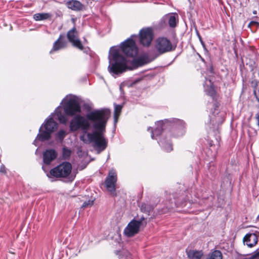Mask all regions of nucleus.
Returning a JSON list of instances; mask_svg holds the SVG:
<instances>
[{"instance_id": "ddd939ff", "label": "nucleus", "mask_w": 259, "mask_h": 259, "mask_svg": "<svg viewBox=\"0 0 259 259\" xmlns=\"http://www.w3.org/2000/svg\"><path fill=\"white\" fill-rule=\"evenodd\" d=\"M57 156V152L54 149L46 150L43 153V161L46 164H49Z\"/></svg>"}, {"instance_id": "1a4fd4ad", "label": "nucleus", "mask_w": 259, "mask_h": 259, "mask_svg": "<svg viewBox=\"0 0 259 259\" xmlns=\"http://www.w3.org/2000/svg\"><path fill=\"white\" fill-rule=\"evenodd\" d=\"M155 47L160 53H164L172 50V45L170 40L165 37L158 38L156 41Z\"/></svg>"}, {"instance_id": "cd10ccee", "label": "nucleus", "mask_w": 259, "mask_h": 259, "mask_svg": "<svg viewBox=\"0 0 259 259\" xmlns=\"http://www.w3.org/2000/svg\"><path fill=\"white\" fill-rule=\"evenodd\" d=\"M163 146L165 148V150L167 152L171 151L172 150V146L170 143L167 144V145Z\"/></svg>"}, {"instance_id": "a211bd4d", "label": "nucleus", "mask_w": 259, "mask_h": 259, "mask_svg": "<svg viewBox=\"0 0 259 259\" xmlns=\"http://www.w3.org/2000/svg\"><path fill=\"white\" fill-rule=\"evenodd\" d=\"M52 115L54 117L56 116V118L61 123H65L67 122V119L66 116L62 113L60 107L57 108L55 110V114Z\"/></svg>"}, {"instance_id": "20e7f679", "label": "nucleus", "mask_w": 259, "mask_h": 259, "mask_svg": "<svg viewBox=\"0 0 259 259\" xmlns=\"http://www.w3.org/2000/svg\"><path fill=\"white\" fill-rule=\"evenodd\" d=\"M62 102H64L63 108L66 115L73 116L81 112V107L76 97L67 96Z\"/></svg>"}, {"instance_id": "c9c22d12", "label": "nucleus", "mask_w": 259, "mask_h": 259, "mask_svg": "<svg viewBox=\"0 0 259 259\" xmlns=\"http://www.w3.org/2000/svg\"><path fill=\"white\" fill-rule=\"evenodd\" d=\"M258 94H259V89H258Z\"/></svg>"}, {"instance_id": "39448f33", "label": "nucleus", "mask_w": 259, "mask_h": 259, "mask_svg": "<svg viewBox=\"0 0 259 259\" xmlns=\"http://www.w3.org/2000/svg\"><path fill=\"white\" fill-rule=\"evenodd\" d=\"M42 126L39 128V133L37 135L34 142L37 140L44 141L49 140L51 138V134L57 128V124L52 117L46 120L44 125L45 130H42Z\"/></svg>"}, {"instance_id": "f8f14e48", "label": "nucleus", "mask_w": 259, "mask_h": 259, "mask_svg": "<svg viewBox=\"0 0 259 259\" xmlns=\"http://www.w3.org/2000/svg\"><path fill=\"white\" fill-rule=\"evenodd\" d=\"M67 37L74 46L80 50L83 49V46L77 37V32L75 28H73L68 32Z\"/></svg>"}, {"instance_id": "f704fd0d", "label": "nucleus", "mask_w": 259, "mask_h": 259, "mask_svg": "<svg viewBox=\"0 0 259 259\" xmlns=\"http://www.w3.org/2000/svg\"><path fill=\"white\" fill-rule=\"evenodd\" d=\"M161 144L163 145V143L162 142H161Z\"/></svg>"}, {"instance_id": "6ab92c4d", "label": "nucleus", "mask_w": 259, "mask_h": 259, "mask_svg": "<svg viewBox=\"0 0 259 259\" xmlns=\"http://www.w3.org/2000/svg\"><path fill=\"white\" fill-rule=\"evenodd\" d=\"M51 16V14L48 13H36L33 15V18L36 21H41L48 19Z\"/></svg>"}, {"instance_id": "2f4dec72", "label": "nucleus", "mask_w": 259, "mask_h": 259, "mask_svg": "<svg viewBox=\"0 0 259 259\" xmlns=\"http://www.w3.org/2000/svg\"><path fill=\"white\" fill-rule=\"evenodd\" d=\"M256 118L258 121V124L259 125V113H257L256 115Z\"/></svg>"}, {"instance_id": "a878e982", "label": "nucleus", "mask_w": 259, "mask_h": 259, "mask_svg": "<svg viewBox=\"0 0 259 259\" xmlns=\"http://www.w3.org/2000/svg\"><path fill=\"white\" fill-rule=\"evenodd\" d=\"M93 202H94L93 200H89L87 201H85L83 203V204L82 205V207L85 208V207H87L88 206H91L93 204Z\"/></svg>"}, {"instance_id": "2eb2a0df", "label": "nucleus", "mask_w": 259, "mask_h": 259, "mask_svg": "<svg viewBox=\"0 0 259 259\" xmlns=\"http://www.w3.org/2000/svg\"><path fill=\"white\" fill-rule=\"evenodd\" d=\"M67 44V42L64 39V36L61 35L59 38L54 42L50 53H52L53 51H58L66 47Z\"/></svg>"}, {"instance_id": "c85d7f7f", "label": "nucleus", "mask_w": 259, "mask_h": 259, "mask_svg": "<svg viewBox=\"0 0 259 259\" xmlns=\"http://www.w3.org/2000/svg\"><path fill=\"white\" fill-rule=\"evenodd\" d=\"M252 26H255L256 27H258L259 23L256 21H251L249 23L248 27L251 28Z\"/></svg>"}, {"instance_id": "5701e85b", "label": "nucleus", "mask_w": 259, "mask_h": 259, "mask_svg": "<svg viewBox=\"0 0 259 259\" xmlns=\"http://www.w3.org/2000/svg\"><path fill=\"white\" fill-rule=\"evenodd\" d=\"M122 106L119 105H115L114 107V121L116 122L117 121L118 117L119 116L121 111Z\"/></svg>"}, {"instance_id": "4be33fe9", "label": "nucleus", "mask_w": 259, "mask_h": 259, "mask_svg": "<svg viewBox=\"0 0 259 259\" xmlns=\"http://www.w3.org/2000/svg\"><path fill=\"white\" fill-rule=\"evenodd\" d=\"M162 130V121H158L157 122V127L154 130V131H152L151 138L154 139V134L156 135H159L161 131Z\"/></svg>"}, {"instance_id": "aec40b11", "label": "nucleus", "mask_w": 259, "mask_h": 259, "mask_svg": "<svg viewBox=\"0 0 259 259\" xmlns=\"http://www.w3.org/2000/svg\"><path fill=\"white\" fill-rule=\"evenodd\" d=\"M176 14L166 15L164 17L165 20H168V24L171 27H175L177 24Z\"/></svg>"}, {"instance_id": "0eeeda50", "label": "nucleus", "mask_w": 259, "mask_h": 259, "mask_svg": "<svg viewBox=\"0 0 259 259\" xmlns=\"http://www.w3.org/2000/svg\"><path fill=\"white\" fill-rule=\"evenodd\" d=\"M120 49L127 56L135 57L138 54V48L132 38H128L122 42Z\"/></svg>"}, {"instance_id": "6e6552de", "label": "nucleus", "mask_w": 259, "mask_h": 259, "mask_svg": "<svg viewBox=\"0 0 259 259\" xmlns=\"http://www.w3.org/2000/svg\"><path fill=\"white\" fill-rule=\"evenodd\" d=\"M259 237V228L254 227L243 238V241L244 244L249 247L255 245L258 241Z\"/></svg>"}, {"instance_id": "9d476101", "label": "nucleus", "mask_w": 259, "mask_h": 259, "mask_svg": "<svg viewBox=\"0 0 259 259\" xmlns=\"http://www.w3.org/2000/svg\"><path fill=\"white\" fill-rule=\"evenodd\" d=\"M152 30L150 28H143L140 32V40L141 44L145 46L150 45L153 39Z\"/></svg>"}, {"instance_id": "f03ea898", "label": "nucleus", "mask_w": 259, "mask_h": 259, "mask_svg": "<svg viewBox=\"0 0 259 259\" xmlns=\"http://www.w3.org/2000/svg\"><path fill=\"white\" fill-rule=\"evenodd\" d=\"M109 59L108 71L113 74H119L127 70H133L152 61L146 54L141 55L137 59L128 60L121 55L120 49L116 47L110 49Z\"/></svg>"}, {"instance_id": "bb28decb", "label": "nucleus", "mask_w": 259, "mask_h": 259, "mask_svg": "<svg viewBox=\"0 0 259 259\" xmlns=\"http://www.w3.org/2000/svg\"><path fill=\"white\" fill-rule=\"evenodd\" d=\"M237 259H258L257 258V256H256L255 254H254L253 255L250 257H246L245 256H239L237 258Z\"/></svg>"}, {"instance_id": "c756f323", "label": "nucleus", "mask_w": 259, "mask_h": 259, "mask_svg": "<svg viewBox=\"0 0 259 259\" xmlns=\"http://www.w3.org/2000/svg\"><path fill=\"white\" fill-rule=\"evenodd\" d=\"M0 171L1 172H3V173H5L6 172V171L5 170V167L4 166H2L1 168H0Z\"/></svg>"}, {"instance_id": "dca6fc26", "label": "nucleus", "mask_w": 259, "mask_h": 259, "mask_svg": "<svg viewBox=\"0 0 259 259\" xmlns=\"http://www.w3.org/2000/svg\"><path fill=\"white\" fill-rule=\"evenodd\" d=\"M205 91L207 94L210 96H213L214 95L215 91L213 87L212 83L210 80H206L204 84Z\"/></svg>"}, {"instance_id": "f3484780", "label": "nucleus", "mask_w": 259, "mask_h": 259, "mask_svg": "<svg viewBox=\"0 0 259 259\" xmlns=\"http://www.w3.org/2000/svg\"><path fill=\"white\" fill-rule=\"evenodd\" d=\"M187 254L190 259H201L203 252L201 251L190 250L187 251Z\"/></svg>"}, {"instance_id": "473e14b6", "label": "nucleus", "mask_w": 259, "mask_h": 259, "mask_svg": "<svg viewBox=\"0 0 259 259\" xmlns=\"http://www.w3.org/2000/svg\"><path fill=\"white\" fill-rule=\"evenodd\" d=\"M256 13H257V12H256V11H254L253 12V14H256Z\"/></svg>"}, {"instance_id": "9b49d317", "label": "nucleus", "mask_w": 259, "mask_h": 259, "mask_svg": "<svg viewBox=\"0 0 259 259\" xmlns=\"http://www.w3.org/2000/svg\"><path fill=\"white\" fill-rule=\"evenodd\" d=\"M117 181V175L115 171L112 169L109 171L108 176L105 181V185L107 189L111 193L115 192V184Z\"/></svg>"}, {"instance_id": "412c9836", "label": "nucleus", "mask_w": 259, "mask_h": 259, "mask_svg": "<svg viewBox=\"0 0 259 259\" xmlns=\"http://www.w3.org/2000/svg\"><path fill=\"white\" fill-rule=\"evenodd\" d=\"M207 259H222V253L219 250H214L208 255Z\"/></svg>"}, {"instance_id": "7c9ffc66", "label": "nucleus", "mask_w": 259, "mask_h": 259, "mask_svg": "<svg viewBox=\"0 0 259 259\" xmlns=\"http://www.w3.org/2000/svg\"><path fill=\"white\" fill-rule=\"evenodd\" d=\"M256 256H257V258L259 259V250H257L255 253Z\"/></svg>"}, {"instance_id": "f257e3e1", "label": "nucleus", "mask_w": 259, "mask_h": 259, "mask_svg": "<svg viewBox=\"0 0 259 259\" xmlns=\"http://www.w3.org/2000/svg\"><path fill=\"white\" fill-rule=\"evenodd\" d=\"M108 109L93 111L87 115V118L77 115L70 121V128L75 132L79 128L83 131L80 139L84 143H93L94 147L100 152L104 150L108 142L104 136L106 123L110 116Z\"/></svg>"}, {"instance_id": "4468645a", "label": "nucleus", "mask_w": 259, "mask_h": 259, "mask_svg": "<svg viewBox=\"0 0 259 259\" xmlns=\"http://www.w3.org/2000/svg\"><path fill=\"white\" fill-rule=\"evenodd\" d=\"M67 8L75 11L82 10L84 7L80 2L77 0H69L66 2Z\"/></svg>"}, {"instance_id": "393cba45", "label": "nucleus", "mask_w": 259, "mask_h": 259, "mask_svg": "<svg viewBox=\"0 0 259 259\" xmlns=\"http://www.w3.org/2000/svg\"><path fill=\"white\" fill-rule=\"evenodd\" d=\"M66 135L67 133L64 130H61L57 133V138L61 141H62Z\"/></svg>"}, {"instance_id": "7ed1b4c3", "label": "nucleus", "mask_w": 259, "mask_h": 259, "mask_svg": "<svg viewBox=\"0 0 259 259\" xmlns=\"http://www.w3.org/2000/svg\"><path fill=\"white\" fill-rule=\"evenodd\" d=\"M72 165L68 162H64L57 166L51 169L50 174L56 178H68L70 181H72L75 176L71 175Z\"/></svg>"}, {"instance_id": "423d86ee", "label": "nucleus", "mask_w": 259, "mask_h": 259, "mask_svg": "<svg viewBox=\"0 0 259 259\" xmlns=\"http://www.w3.org/2000/svg\"><path fill=\"white\" fill-rule=\"evenodd\" d=\"M146 224L144 217L141 218L138 220L134 219L125 228L123 234L127 237H133L138 234L141 228H144Z\"/></svg>"}, {"instance_id": "b1692460", "label": "nucleus", "mask_w": 259, "mask_h": 259, "mask_svg": "<svg viewBox=\"0 0 259 259\" xmlns=\"http://www.w3.org/2000/svg\"><path fill=\"white\" fill-rule=\"evenodd\" d=\"M71 151L70 149H67L65 147L63 148L62 156L64 159H66L69 158V157H70V156L71 155Z\"/></svg>"}, {"instance_id": "72a5a7b5", "label": "nucleus", "mask_w": 259, "mask_h": 259, "mask_svg": "<svg viewBox=\"0 0 259 259\" xmlns=\"http://www.w3.org/2000/svg\"><path fill=\"white\" fill-rule=\"evenodd\" d=\"M144 205H145V204H143V205H142V208H141V209H142V210H143V206H144Z\"/></svg>"}]
</instances>
